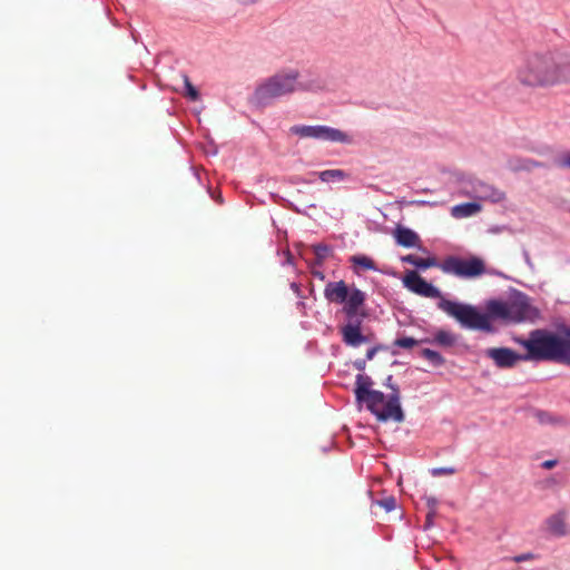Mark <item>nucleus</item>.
Segmentation results:
<instances>
[{
  "mask_svg": "<svg viewBox=\"0 0 570 570\" xmlns=\"http://www.w3.org/2000/svg\"><path fill=\"white\" fill-rule=\"evenodd\" d=\"M515 342L527 350L519 354L509 347H490L484 355L493 361L499 368H511L520 361L554 362L570 365V327L561 326L558 331L537 328L527 338Z\"/></svg>",
  "mask_w": 570,
  "mask_h": 570,
  "instance_id": "1",
  "label": "nucleus"
},
{
  "mask_svg": "<svg viewBox=\"0 0 570 570\" xmlns=\"http://www.w3.org/2000/svg\"><path fill=\"white\" fill-rule=\"evenodd\" d=\"M515 79L528 88H551L570 82V48L525 55L515 69Z\"/></svg>",
  "mask_w": 570,
  "mask_h": 570,
  "instance_id": "2",
  "label": "nucleus"
},
{
  "mask_svg": "<svg viewBox=\"0 0 570 570\" xmlns=\"http://www.w3.org/2000/svg\"><path fill=\"white\" fill-rule=\"evenodd\" d=\"M322 82L293 68L283 69L268 77L255 89L253 101L258 106H268L274 100L296 91L318 90Z\"/></svg>",
  "mask_w": 570,
  "mask_h": 570,
  "instance_id": "3",
  "label": "nucleus"
},
{
  "mask_svg": "<svg viewBox=\"0 0 570 570\" xmlns=\"http://www.w3.org/2000/svg\"><path fill=\"white\" fill-rule=\"evenodd\" d=\"M438 308L453 317L462 328L484 333L495 332L494 326L489 322V315L474 305L441 298L438 302Z\"/></svg>",
  "mask_w": 570,
  "mask_h": 570,
  "instance_id": "4",
  "label": "nucleus"
},
{
  "mask_svg": "<svg viewBox=\"0 0 570 570\" xmlns=\"http://www.w3.org/2000/svg\"><path fill=\"white\" fill-rule=\"evenodd\" d=\"M385 394L377 390H370L363 395V399L356 400L358 403H365L366 409L381 422L392 419L395 422L404 421V413L396 394H390L383 409H380L385 402Z\"/></svg>",
  "mask_w": 570,
  "mask_h": 570,
  "instance_id": "5",
  "label": "nucleus"
},
{
  "mask_svg": "<svg viewBox=\"0 0 570 570\" xmlns=\"http://www.w3.org/2000/svg\"><path fill=\"white\" fill-rule=\"evenodd\" d=\"M289 132L299 138H311L326 142L343 145L354 142V137L351 134L326 125H294L289 128Z\"/></svg>",
  "mask_w": 570,
  "mask_h": 570,
  "instance_id": "6",
  "label": "nucleus"
},
{
  "mask_svg": "<svg viewBox=\"0 0 570 570\" xmlns=\"http://www.w3.org/2000/svg\"><path fill=\"white\" fill-rule=\"evenodd\" d=\"M439 267L443 273L460 278H473L487 272L484 262L476 256H472L468 259L458 256H449L439 264Z\"/></svg>",
  "mask_w": 570,
  "mask_h": 570,
  "instance_id": "7",
  "label": "nucleus"
},
{
  "mask_svg": "<svg viewBox=\"0 0 570 570\" xmlns=\"http://www.w3.org/2000/svg\"><path fill=\"white\" fill-rule=\"evenodd\" d=\"M462 191L474 199L500 203L505 198L504 191L498 189L491 184H488L475 177H466L460 181Z\"/></svg>",
  "mask_w": 570,
  "mask_h": 570,
  "instance_id": "8",
  "label": "nucleus"
},
{
  "mask_svg": "<svg viewBox=\"0 0 570 570\" xmlns=\"http://www.w3.org/2000/svg\"><path fill=\"white\" fill-rule=\"evenodd\" d=\"M403 285L411 292L428 298H444L442 292L426 282L417 272L409 271L403 277Z\"/></svg>",
  "mask_w": 570,
  "mask_h": 570,
  "instance_id": "9",
  "label": "nucleus"
},
{
  "mask_svg": "<svg viewBox=\"0 0 570 570\" xmlns=\"http://www.w3.org/2000/svg\"><path fill=\"white\" fill-rule=\"evenodd\" d=\"M362 320H347V323L340 328L342 341L346 346L360 347L368 342V337L361 331Z\"/></svg>",
  "mask_w": 570,
  "mask_h": 570,
  "instance_id": "10",
  "label": "nucleus"
},
{
  "mask_svg": "<svg viewBox=\"0 0 570 570\" xmlns=\"http://www.w3.org/2000/svg\"><path fill=\"white\" fill-rule=\"evenodd\" d=\"M509 305V320L514 322H522L529 316V312L531 305L529 303V297L521 293L515 292L512 301L508 302Z\"/></svg>",
  "mask_w": 570,
  "mask_h": 570,
  "instance_id": "11",
  "label": "nucleus"
},
{
  "mask_svg": "<svg viewBox=\"0 0 570 570\" xmlns=\"http://www.w3.org/2000/svg\"><path fill=\"white\" fill-rule=\"evenodd\" d=\"M366 294L360 288L353 286L348 289L347 299L344 302L343 313L347 320L360 318L358 308L364 305Z\"/></svg>",
  "mask_w": 570,
  "mask_h": 570,
  "instance_id": "12",
  "label": "nucleus"
},
{
  "mask_svg": "<svg viewBox=\"0 0 570 570\" xmlns=\"http://www.w3.org/2000/svg\"><path fill=\"white\" fill-rule=\"evenodd\" d=\"M546 527L547 531L556 538H562L570 534V529L567 524V512L564 510H560L547 518Z\"/></svg>",
  "mask_w": 570,
  "mask_h": 570,
  "instance_id": "13",
  "label": "nucleus"
},
{
  "mask_svg": "<svg viewBox=\"0 0 570 570\" xmlns=\"http://www.w3.org/2000/svg\"><path fill=\"white\" fill-rule=\"evenodd\" d=\"M348 289L344 281L330 282L324 288V296L328 302L344 304L347 299Z\"/></svg>",
  "mask_w": 570,
  "mask_h": 570,
  "instance_id": "14",
  "label": "nucleus"
},
{
  "mask_svg": "<svg viewBox=\"0 0 570 570\" xmlns=\"http://www.w3.org/2000/svg\"><path fill=\"white\" fill-rule=\"evenodd\" d=\"M485 314L489 316V322L492 320H509V305L508 302L501 299H489L485 303Z\"/></svg>",
  "mask_w": 570,
  "mask_h": 570,
  "instance_id": "15",
  "label": "nucleus"
},
{
  "mask_svg": "<svg viewBox=\"0 0 570 570\" xmlns=\"http://www.w3.org/2000/svg\"><path fill=\"white\" fill-rule=\"evenodd\" d=\"M456 341V335L448 330H438L432 338H422L425 344H435L442 347H452Z\"/></svg>",
  "mask_w": 570,
  "mask_h": 570,
  "instance_id": "16",
  "label": "nucleus"
},
{
  "mask_svg": "<svg viewBox=\"0 0 570 570\" xmlns=\"http://www.w3.org/2000/svg\"><path fill=\"white\" fill-rule=\"evenodd\" d=\"M395 240L399 245H401L403 247L412 248L417 245V243L420 242V238H419V235L414 230H412L407 227L399 226L395 229Z\"/></svg>",
  "mask_w": 570,
  "mask_h": 570,
  "instance_id": "17",
  "label": "nucleus"
},
{
  "mask_svg": "<svg viewBox=\"0 0 570 570\" xmlns=\"http://www.w3.org/2000/svg\"><path fill=\"white\" fill-rule=\"evenodd\" d=\"M481 210V205L478 203H464L455 205L452 208V216L455 218H465L478 214Z\"/></svg>",
  "mask_w": 570,
  "mask_h": 570,
  "instance_id": "18",
  "label": "nucleus"
},
{
  "mask_svg": "<svg viewBox=\"0 0 570 570\" xmlns=\"http://www.w3.org/2000/svg\"><path fill=\"white\" fill-rule=\"evenodd\" d=\"M373 385V380L371 376L365 374H357L355 380V389L354 394L356 400L363 399V395L367 393Z\"/></svg>",
  "mask_w": 570,
  "mask_h": 570,
  "instance_id": "19",
  "label": "nucleus"
},
{
  "mask_svg": "<svg viewBox=\"0 0 570 570\" xmlns=\"http://www.w3.org/2000/svg\"><path fill=\"white\" fill-rule=\"evenodd\" d=\"M402 262L413 265L420 269H426L429 267L438 265L434 258H422L413 254L403 256Z\"/></svg>",
  "mask_w": 570,
  "mask_h": 570,
  "instance_id": "20",
  "label": "nucleus"
},
{
  "mask_svg": "<svg viewBox=\"0 0 570 570\" xmlns=\"http://www.w3.org/2000/svg\"><path fill=\"white\" fill-rule=\"evenodd\" d=\"M508 166L511 170L518 171V170H531L533 167H539L540 164L538 161H534L532 159H510L508 161Z\"/></svg>",
  "mask_w": 570,
  "mask_h": 570,
  "instance_id": "21",
  "label": "nucleus"
},
{
  "mask_svg": "<svg viewBox=\"0 0 570 570\" xmlns=\"http://www.w3.org/2000/svg\"><path fill=\"white\" fill-rule=\"evenodd\" d=\"M420 354L434 367H441L445 364V358L438 351L423 348Z\"/></svg>",
  "mask_w": 570,
  "mask_h": 570,
  "instance_id": "22",
  "label": "nucleus"
},
{
  "mask_svg": "<svg viewBox=\"0 0 570 570\" xmlns=\"http://www.w3.org/2000/svg\"><path fill=\"white\" fill-rule=\"evenodd\" d=\"M346 173L342 169H326L318 173V178L324 183L341 181L346 177Z\"/></svg>",
  "mask_w": 570,
  "mask_h": 570,
  "instance_id": "23",
  "label": "nucleus"
},
{
  "mask_svg": "<svg viewBox=\"0 0 570 570\" xmlns=\"http://www.w3.org/2000/svg\"><path fill=\"white\" fill-rule=\"evenodd\" d=\"M354 265L362 267L367 271H376V266L372 258L365 255H354L350 259Z\"/></svg>",
  "mask_w": 570,
  "mask_h": 570,
  "instance_id": "24",
  "label": "nucleus"
},
{
  "mask_svg": "<svg viewBox=\"0 0 570 570\" xmlns=\"http://www.w3.org/2000/svg\"><path fill=\"white\" fill-rule=\"evenodd\" d=\"M314 254L316 256V264L322 265L331 252V247L326 244H316L313 246Z\"/></svg>",
  "mask_w": 570,
  "mask_h": 570,
  "instance_id": "25",
  "label": "nucleus"
},
{
  "mask_svg": "<svg viewBox=\"0 0 570 570\" xmlns=\"http://www.w3.org/2000/svg\"><path fill=\"white\" fill-rule=\"evenodd\" d=\"M419 344H425V343L422 342V338L415 340L413 337H407V336L397 337L393 342V346L401 347V348H412L413 346L419 345Z\"/></svg>",
  "mask_w": 570,
  "mask_h": 570,
  "instance_id": "26",
  "label": "nucleus"
},
{
  "mask_svg": "<svg viewBox=\"0 0 570 570\" xmlns=\"http://www.w3.org/2000/svg\"><path fill=\"white\" fill-rule=\"evenodd\" d=\"M376 503L386 512H391L396 508V500L394 497H386L382 500H379Z\"/></svg>",
  "mask_w": 570,
  "mask_h": 570,
  "instance_id": "27",
  "label": "nucleus"
},
{
  "mask_svg": "<svg viewBox=\"0 0 570 570\" xmlns=\"http://www.w3.org/2000/svg\"><path fill=\"white\" fill-rule=\"evenodd\" d=\"M185 85H186V94L191 100L198 99V91L197 89L189 82L188 78H185Z\"/></svg>",
  "mask_w": 570,
  "mask_h": 570,
  "instance_id": "28",
  "label": "nucleus"
},
{
  "mask_svg": "<svg viewBox=\"0 0 570 570\" xmlns=\"http://www.w3.org/2000/svg\"><path fill=\"white\" fill-rule=\"evenodd\" d=\"M454 473H455V469L451 468V466L434 468V469L431 470V474L433 476H440V475H443V474H454Z\"/></svg>",
  "mask_w": 570,
  "mask_h": 570,
  "instance_id": "29",
  "label": "nucleus"
},
{
  "mask_svg": "<svg viewBox=\"0 0 570 570\" xmlns=\"http://www.w3.org/2000/svg\"><path fill=\"white\" fill-rule=\"evenodd\" d=\"M534 416L542 424H548L552 422L550 413L544 411H535Z\"/></svg>",
  "mask_w": 570,
  "mask_h": 570,
  "instance_id": "30",
  "label": "nucleus"
},
{
  "mask_svg": "<svg viewBox=\"0 0 570 570\" xmlns=\"http://www.w3.org/2000/svg\"><path fill=\"white\" fill-rule=\"evenodd\" d=\"M384 386L392 390L391 394H396L400 397V390L396 384L393 383V376L389 375L384 381Z\"/></svg>",
  "mask_w": 570,
  "mask_h": 570,
  "instance_id": "31",
  "label": "nucleus"
},
{
  "mask_svg": "<svg viewBox=\"0 0 570 570\" xmlns=\"http://www.w3.org/2000/svg\"><path fill=\"white\" fill-rule=\"evenodd\" d=\"M384 348H385V347H384L383 345H376V346H373V347L368 348V350L366 351V357H365V360H366V361H371V360H373V358H374V356L376 355V353H377L379 351H381V350H384Z\"/></svg>",
  "mask_w": 570,
  "mask_h": 570,
  "instance_id": "32",
  "label": "nucleus"
},
{
  "mask_svg": "<svg viewBox=\"0 0 570 570\" xmlns=\"http://www.w3.org/2000/svg\"><path fill=\"white\" fill-rule=\"evenodd\" d=\"M277 253L281 254L279 250ZM282 254L285 256L283 265H294V257L288 249L283 250Z\"/></svg>",
  "mask_w": 570,
  "mask_h": 570,
  "instance_id": "33",
  "label": "nucleus"
},
{
  "mask_svg": "<svg viewBox=\"0 0 570 570\" xmlns=\"http://www.w3.org/2000/svg\"><path fill=\"white\" fill-rule=\"evenodd\" d=\"M366 360L365 358H357L353 362V366L360 371V372H363L366 367Z\"/></svg>",
  "mask_w": 570,
  "mask_h": 570,
  "instance_id": "34",
  "label": "nucleus"
},
{
  "mask_svg": "<svg viewBox=\"0 0 570 570\" xmlns=\"http://www.w3.org/2000/svg\"><path fill=\"white\" fill-rule=\"evenodd\" d=\"M435 513H436L435 511H429L426 513V520H425V524H424V530H428L429 528L432 527Z\"/></svg>",
  "mask_w": 570,
  "mask_h": 570,
  "instance_id": "35",
  "label": "nucleus"
},
{
  "mask_svg": "<svg viewBox=\"0 0 570 570\" xmlns=\"http://www.w3.org/2000/svg\"><path fill=\"white\" fill-rule=\"evenodd\" d=\"M289 287L297 297L304 298L299 284L293 282L291 283Z\"/></svg>",
  "mask_w": 570,
  "mask_h": 570,
  "instance_id": "36",
  "label": "nucleus"
},
{
  "mask_svg": "<svg viewBox=\"0 0 570 570\" xmlns=\"http://www.w3.org/2000/svg\"><path fill=\"white\" fill-rule=\"evenodd\" d=\"M426 504L430 509L429 511H435L438 500L433 497H429V498H426Z\"/></svg>",
  "mask_w": 570,
  "mask_h": 570,
  "instance_id": "37",
  "label": "nucleus"
},
{
  "mask_svg": "<svg viewBox=\"0 0 570 570\" xmlns=\"http://www.w3.org/2000/svg\"><path fill=\"white\" fill-rule=\"evenodd\" d=\"M532 558H533V556L531 553H522V554L515 556L514 561L523 562V561L530 560Z\"/></svg>",
  "mask_w": 570,
  "mask_h": 570,
  "instance_id": "38",
  "label": "nucleus"
},
{
  "mask_svg": "<svg viewBox=\"0 0 570 570\" xmlns=\"http://www.w3.org/2000/svg\"><path fill=\"white\" fill-rule=\"evenodd\" d=\"M557 463H558V461H557V460H547V461L542 462L541 466H542L543 469L549 470V469L554 468V466L557 465Z\"/></svg>",
  "mask_w": 570,
  "mask_h": 570,
  "instance_id": "39",
  "label": "nucleus"
},
{
  "mask_svg": "<svg viewBox=\"0 0 570 570\" xmlns=\"http://www.w3.org/2000/svg\"><path fill=\"white\" fill-rule=\"evenodd\" d=\"M523 257H524V262H525V264H527L531 269H533V268H534V265H533V263H532V261H531V258H530V255H529V253H528V250H527V249H524V250H523Z\"/></svg>",
  "mask_w": 570,
  "mask_h": 570,
  "instance_id": "40",
  "label": "nucleus"
},
{
  "mask_svg": "<svg viewBox=\"0 0 570 570\" xmlns=\"http://www.w3.org/2000/svg\"><path fill=\"white\" fill-rule=\"evenodd\" d=\"M560 166L570 168V153L562 157Z\"/></svg>",
  "mask_w": 570,
  "mask_h": 570,
  "instance_id": "41",
  "label": "nucleus"
},
{
  "mask_svg": "<svg viewBox=\"0 0 570 570\" xmlns=\"http://www.w3.org/2000/svg\"><path fill=\"white\" fill-rule=\"evenodd\" d=\"M312 275L318 279H324L325 278V275L323 272L318 271V269H313L312 271Z\"/></svg>",
  "mask_w": 570,
  "mask_h": 570,
  "instance_id": "42",
  "label": "nucleus"
},
{
  "mask_svg": "<svg viewBox=\"0 0 570 570\" xmlns=\"http://www.w3.org/2000/svg\"><path fill=\"white\" fill-rule=\"evenodd\" d=\"M240 3L243 4H250V3H255L257 2L258 0H238Z\"/></svg>",
  "mask_w": 570,
  "mask_h": 570,
  "instance_id": "43",
  "label": "nucleus"
},
{
  "mask_svg": "<svg viewBox=\"0 0 570 570\" xmlns=\"http://www.w3.org/2000/svg\"><path fill=\"white\" fill-rule=\"evenodd\" d=\"M417 204L424 205V204H426V202L421 200V202H417Z\"/></svg>",
  "mask_w": 570,
  "mask_h": 570,
  "instance_id": "44",
  "label": "nucleus"
},
{
  "mask_svg": "<svg viewBox=\"0 0 570 570\" xmlns=\"http://www.w3.org/2000/svg\"><path fill=\"white\" fill-rule=\"evenodd\" d=\"M492 274L500 275V276L502 275V273H500V272H493Z\"/></svg>",
  "mask_w": 570,
  "mask_h": 570,
  "instance_id": "45",
  "label": "nucleus"
}]
</instances>
